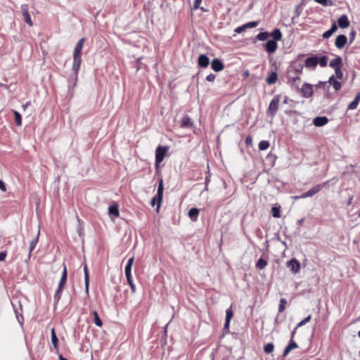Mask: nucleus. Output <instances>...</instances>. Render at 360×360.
Here are the masks:
<instances>
[{
	"mask_svg": "<svg viewBox=\"0 0 360 360\" xmlns=\"http://www.w3.org/2000/svg\"><path fill=\"white\" fill-rule=\"evenodd\" d=\"M163 191H164L163 181H162V179H160L159 181V185L158 187L157 194L155 195V197H153L152 198V200H151L152 206H155V205H158V207H157L158 211L160 207L161 202L162 200Z\"/></svg>",
	"mask_w": 360,
	"mask_h": 360,
	"instance_id": "obj_1",
	"label": "nucleus"
},
{
	"mask_svg": "<svg viewBox=\"0 0 360 360\" xmlns=\"http://www.w3.org/2000/svg\"><path fill=\"white\" fill-rule=\"evenodd\" d=\"M167 147L159 146L155 150V163L160 164L164 160L166 153L167 152Z\"/></svg>",
	"mask_w": 360,
	"mask_h": 360,
	"instance_id": "obj_2",
	"label": "nucleus"
},
{
	"mask_svg": "<svg viewBox=\"0 0 360 360\" xmlns=\"http://www.w3.org/2000/svg\"><path fill=\"white\" fill-rule=\"evenodd\" d=\"M82 63L81 56L73 55V64H72V71L74 74V78L76 81L77 79L78 72L80 68Z\"/></svg>",
	"mask_w": 360,
	"mask_h": 360,
	"instance_id": "obj_3",
	"label": "nucleus"
},
{
	"mask_svg": "<svg viewBox=\"0 0 360 360\" xmlns=\"http://www.w3.org/2000/svg\"><path fill=\"white\" fill-rule=\"evenodd\" d=\"M286 266L292 273L297 274L300 270V263L295 258H292L286 262Z\"/></svg>",
	"mask_w": 360,
	"mask_h": 360,
	"instance_id": "obj_4",
	"label": "nucleus"
},
{
	"mask_svg": "<svg viewBox=\"0 0 360 360\" xmlns=\"http://www.w3.org/2000/svg\"><path fill=\"white\" fill-rule=\"evenodd\" d=\"M278 103H279V97L278 96H275L270 102L268 112L274 116L278 109Z\"/></svg>",
	"mask_w": 360,
	"mask_h": 360,
	"instance_id": "obj_5",
	"label": "nucleus"
},
{
	"mask_svg": "<svg viewBox=\"0 0 360 360\" xmlns=\"http://www.w3.org/2000/svg\"><path fill=\"white\" fill-rule=\"evenodd\" d=\"M326 184V183H324L323 184L316 185L315 186L312 187L309 191H307V192L303 193L302 195L301 198H305L311 197V196L314 195L316 193H317L319 191H320L323 188V186H325Z\"/></svg>",
	"mask_w": 360,
	"mask_h": 360,
	"instance_id": "obj_6",
	"label": "nucleus"
},
{
	"mask_svg": "<svg viewBox=\"0 0 360 360\" xmlns=\"http://www.w3.org/2000/svg\"><path fill=\"white\" fill-rule=\"evenodd\" d=\"M287 80L289 84L298 88V85L300 82V77L299 75H293L292 73L288 71Z\"/></svg>",
	"mask_w": 360,
	"mask_h": 360,
	"instance_id": "obj_7",
	"label": "nucleus"
},
{
	"mask_svg": "<svg viewBox=\"0 0 360 360\" xmlns=\"http://www.w3.org/2000/svg\"><path fill=\"white\" fill-rule=\"evenodd\" d=\"M21 12L22 14V16L24 18V20L29 26H32L33 23L31 19V16L28 11V5L27 4H22L21 6Z\"/></svg>",
	"mask_w": 360,
	"mask_h": 360,
	"instance_id": "obj_8",
	"label": "nucleus"
},
{
	"mask_svg": "<svg viewBox=\"0 0 360 360\" xmlns=\"http://www.w3.org/2000/svg\"><path fill=\"white\" fill-rule=\"evenodd\" d=\"M347 41V37L344 34H340L336 37L335 44L338 49H341L345 46Z\"/></svg>",
	"mask_w": 360,
	"mask_h": 360,
	"instance_id": "obj_9",
	"label": "nucleus"
},
{
	"mask_svg": "<svg viewBox=\"0 0 360 360\" xmlns=\"http://www.w3.org/2000/svg\"><path fill=\"white\" fill-rule=\"evenodd\" d=\"M301 90L303 96L305 98H309L313 94V88L312 86L309 84H304Z\"/></svg>",
	"mask_w": 360,
	"mask_h": 360,
	"instance_id": "obj_10",
	"label": "nucleus"
},
{
	"mask_svg": "<svg viewBox=\"0 0 360 360\" xmlns=\"http://www.w3.org/2000/svg\"><path fill=\"white\" fill-rule=\"evenodd\" d=\"M277 47H278V45H277L276 41H273V40H269L265 44V49L269 53H274L276 51Z\"/></svg>",
	"mask_w": 360,
	"mask_h": 360,
	"instance_id": "obj_11",
	"label": "nucleus"
},
{
	"mask_svg": "<svg viewBox=\"0 0 360 360\" xmlns=\"http://www.w3.org/2000/svg\"><path fill=\"white\" fill-rule=\"evenodd\" d=\"M329 65L334 70L342 68V63L341 57L336 56L334 59L330 60Z\"/></svg>",
	"mask_w": 360,
	"mask_h": 360,
	"instance_id": "obj_12",
	"label": "nucleus"
},
{
	"mask_svg": "<svg viewBox=\"0 0 360 360\" xmlns=\"http://www.w3.org/2000/svg\"><path fill=\"white\" fill-rule=\"evenodd\" d=\"M328 122V119L325 117H316L314 119L313 123L316 127H322L326 125Z\"/></svg>",
	"mask_w": 360,
	"mask_h": 360,
	"instance_id": "obj_13",
	"label": "nucleus"
},
{
	"mask_svg": "<svg viewBox=\"0 0 360 360\" xmlns=\"http://www.w3.org/2000/svg\"><path fill=\"white\" fill-rule=\"evenodd\" d=\"M319 58L318 57H309L305 60V66L307 68H314L318 65Z\"/></svg>",
	"mask_w": 360,
	"mask_h": 360,
	"instance_id": "obj_14",
	"label": "nucleus"
},
{
	"mask_svg": "<svg viewBox=\"0 0 360 360\" xmlns=\"http://www.w3.org/2000/svg\"><path fill=\"white\" fill-rule=\"evenodd\" d=\"M211 67L214 71L219 72L222 70L224 66L220 60L215 58L212 61Z\"/></svg>",
	"mask_w": 360,
	"mask_h": 360,
	"instance_id": "obj_15",
	"label": "nucleus"
},
{
	"mask_svg": "<svg viewBox=\"0 0 360 360\" xmlns=\"http://www.w3.org/2000/svg\"><path fill=\"white\" fill-rule=\"evenodd\" d=\"M338 25L340 28H347L349 26V21L346 15H342L338 19Z\"/></svg>",
	"mask_w": 360,
	"mask_h": 360,
	"instance_id": "obj_16",
	"label": "nucleus"
},
{
	"mask_svg": "<svg viewBox=\"0 0 360 360\" xmlns=\"http://www.w3.org/2000/svg\"><path fill=\"white\" fill-rule=\"evenodd\" d=\"M303 66L301 64L299 65H292L289 67L288 71L292 73L293 75H299L301 74L302 71Z\"/></svg>",
	"mask_w": 360,
	"mask_h": 360,
	"instance_id": "obj_17",
	"label": "nucleus"
},
{
	"mask_svg": "<svg viewBox=\"0 0 360 360\" xmlns=\"http://www.w3.org/2000/svg\"><path fill=\"white\" fill-rule=\"evenodd\" d=\"M84 38L79 40V41L77 43L76 46L74 49L73 55H77V56L82 55V48L84 46Z\"/></svg>",
	"mask_w": 360,
	"mask_h": 360,
	"instance_id": "obj_18",
	"label": "nucleus"
},
{
	"mask_svg": "<svg viewBox=\"0 0 360 360\" xmlns=\"http://www.w3.org/2000/svg\"><path fill=\"white\" fill-rule=\"evenodd\" d=\"M328 83L330 84V85H331L334 89L337 91H339L341 87H342V84L341 82H340L339 81L336 80L335 79V76L334 75H332L329 79H328Z\"/></svg>",
	"mask_w": 360,
	"mask_h": 360,
	"instance_id": "obj_19",
	"label": "nucleus"
},
{
	"mask_svg": "<svg viewBox=\"0 0 360 360\" xmlns=\"http://www.w3.org/2000/svg\"><path fill=\"white\" fill-rule=\"evenodd\" d=\"M67 275H68L67 268H66L65 264H63V273H62V275H61V278H60V282L58 283V287L59 288H64V286H65V285L66 283V281H67Z\"/></svg>",
	"mask_w": 360,
	"mask_h": 360,
	"instance_id": "obj_20",
	"label": "nucleus"
},
{
	"mask_svg": "<svg viewBox=\"0 0 360 360\" xmlns=\"http://www.w3.org/2000/svg\"><path fill=\"white\" fill-rule=\"evenodd\" d=\"M210 63L209 58L204 54L200 55L198 58V65L202 68H207Z\"/></svg>",
	"mask_w": 360,
	"mask_h": 360,
	"instance_id": "obj_21",
	"label": "nucleus"
},
{
	"mask_svg": "<svg viewBox=\"0 0 360 360\" xmlns=\"http://www.w3.org/2000/svg\"><path fill=\"white\" fill-rule=\"evenodd\" d=\"M278 80V75L276 72L274 71L271 72L269 75L266 79V82L268 84H275Z\"/></svg>",
	"mask_w": 360,
	"mask_h": 360,
	"instance_id": "obj_22",
	"label": "nucleus"
},
{
	"mask_svg": "<svg viewBox=\"0 0 360 360\" xmlns=\"http://www.w3.org/2000/svg\"><path fill=\"white\" fill-rule=\"evenodd\" d=\"M297 347V343L295 341H293L292 340H290L288 345L285 348V349L283 351V356H287L291 350H292Z\"/></svg>",
	"mask_w": 360,
	"mask_h": 360,
	"instance_id": "obj_23",
	"label": "nucleus"
},
{
	"mask_svg": "<svg viewBox=\"0 0 360 360\" xmlns=\"http://www.w3.org/2000/svg\"><path fill=\"white\" fill-rule=\"evenodd\" d=\"M359 101H360V93L357 94V95L356 96L354 101L348 105V108H347L348 110L356 109L359 105Z\"/></svg>",
	"mask_w": 360,
	"mask_h": 360,
	"instance_id": "obj_24",
	"label": "nucleus"
},
{
	"mask_svg": "<svg viewBox=\"0 0 360 360\" xmlns=\"http://www.w3.org/2000/svg\"><path fill=\"white\" fill-rule=\"evenodd\" d=\"M338 29V26L336 25L335 22H334L330 29L328 30V31L325 32L323 34V37L324 39H328Z\"/></svg>",
	"mask_w": 360,
	"mask_h": 360,
	"instance_id": "obj_25",
	"label": "nucleus"
},
{
	"mask_svg": "<svg viewBox=\"0 0 360 360\" xmlns=\"http://www.w3.org/2000/svg\"><path fill=\"white\" fill-rule=\"evenodd\" d=\"M108 213L110 215L117 217L120 214L118 206L117 205H110L108 207Z\"/></svg>",
	"mask_w": 360,
	"mask_h": 360,
	"instance_id": "obj_26",
	"label": "nucleus"
},
{
	"mask_svg": "<svg viewBox=\"0 0 360 360\" xmlns=\"http://www.w3.org/2000/svg\"><path fill=\"white\" fill-rule=\"evenodd\" d=\"M39 234H40V231L39 230L38 232H37V236L30 241V248H29V255H30L31 252L35 248V247H36V245H37V244L38 243V239H39Z\"/></svg>",
	"mask_w": 360,
	"mask_h": 360,
	"instance_id": "obj_27",
	"label": "nucleus"
},
{
	"mask_svg": "<svg viewBox=\"0 0 360 360\" xmlns=\"http://www.w3.org/2000/svg\"><path fill=\"white\" fill-rule=\"evenodd\" d=\"M199 214V210L197 208H191L188 211V216L193 221H195L198 219Z\"/></svg>",
	"mask_w": 360,
	"mask_h": 360,
	"instance_id": "obj_28",
	"label": "nucleus"
},
{
	"mask_svg": "<svg viewBox=\"0 0 360 360\" xmlns=\"http://www.w3.org/2000/svg\"><path fill=\"white\" fill-rule=\"evenodd\" d=\"M270 36H271L274 39L273 41H280L282 38V33L279 29H275L271 34Z\"/></svg>",
	"mask_w": 360,
	"mask_h": 360,
	"instance_id": "obj_29",
	"label": "nucleus"
},
{
	"mask_svg": "<svg viewBox=\"0 0 360 360\" xmlns=\"http://www.w3.org/2000/svg\"><path fill=\"white\" fill-rule=\"evenodd\" d=\"M193 125L191 118L188 116H184L181 122V127L190 128Z\"/></svg>",
	"mask_w": 360,
	"mask_h": 360,
	"instance_id": "obj_30",
	"label": "nucleus"
},
{
	"mask_svg": "<svg viewBox=\"0 0 360 360\" xmlns=\"http://www.w3.org/2000/svg\"><path fill=\"white\" fill-rule=\"evenodd\" d=\"M84 280H85V291L86 293L88 295L89 293V272L87 266L85 264L84 266Z\"/></svg>",
	"mask_w": 360,
	"mask_h": 360,
	"instance_id": "obj_31",
	"label": "nucleus"
},
{
	"mask_svg": "<svg viewBox=\"0 0 360 360\" xmlns=\"http://www.w3.org/2000/svg\"><path fill=\"white\" fill-rule=\"evenodd\" d=\"M58 338L56 336L54 328L51 329V342L55 349H58Z\"/></svg>",
	"mask_w": 360,
	"mask_h": 360,
	"instance_id": "obj_32",
	"label": "nucleus"
},
{
	"mask_svg": "<svg viewBox=\"0 0 360 360\" xmlns=\"http://www.w3.org/2000/svg\"><path fill=\"white\" fill-rule=\"evenodd\" d=\"M270 37V34L267 32H260L259 33L256 39L259 41H265Z\"/></svg>",
	"mask_w": 360,
	"mask_h": 360,
	"instance_id": "obj_33",
	"label": "nucleus"
},
{
	"mask_svg": "<svg viewBox=\"0 0 360 360\" xmlns=\"http://www.w3.org/2000/svg\"><path fill=\"white\" fill-rule=\"evenodd\" d=\"M267 265V262L262 258H260L257 260L256 263V267L259 269H263Z\"/></svg>",
	"mask_w": 360,
	"mask_h": 360,
	"instance_id": "obj_34",
	"label": "nucleus"
},
{
	"mask_svg": "<svg viewBox=\"0 0 360 360\" xmlns=\"http://www.w3.org/2000/svg\"><path fill=\"white\" fill-rule=\"evenodd\" d=\"M13 114L15 116V122L17 126H20L22 124V117L21 115L16 110H13Z\"/></svg>",
	"mask_w": 360,
	"mask_h": 360,
	"instance_id": "obj_35",
	"label": "nucleus"
},
{
	"mask_svg": "<svg viewBox=\"0 0 360 360\" xmlns=\"http://www.w3.org/2000/svg\"><path fill=\"white\" fill-rule=\"evenodd\" d=\"M94 323L98 327H101L103 325L102 321L98 316V314L96 311H94Z\"/></svg>",
	"mask_w": 360,
	"mask_h": 360,
	"instance_id": "obj_36",
	"label": "nucleus"
},
{
	"mask_svg": "<svg viewBox=\"0 0 360 360\" xmlns=\"http://www.w3.org/2000/svg\"><path fill=\"white\" fill-rule=\"evenodd\" d=\"M269 142L268 141H262L259 143V149L260 150H266L269 147Z\"/></svg>",
	"mask_w": 360,
	"mask_h": 360,
	"instance_id": "obj_37",
	"label": "nucleus"
},
{
	"mask_svg": "<svg viewBox=\"0 0 360 360\" xmlns=\"http://www.w3.org/2000/svg\"><path fill=\"white\" fill-rule=\"evenodd\" d=\"M63 288L58 287V289L54 295V300L56 303H58L61 297L62 291Z\"/></svg>",
	"mask_w": 360,
	"mask_h": 360,
	"instance_id": "obj_38",
	"label": "nucleus"
},
{
	"mask_svg": "<svg viewBox=\"0 0 360 360\" xmlns=\"http://www.w3.org/2000/svg\"><path fill=\"white\" fill-rule=\"evenodd\" d=\"M274 345L273 343H267L264 345V350L266 354H270L274 351Z\"/></svg>",
	"mask_w": 360,
	"mask_h": 360,
	"instance_id": "obj_39",
	"label": "nucleus"
},
{
	"mask_svg": "<svg viewBox=\"0 0 360 360\" xmlns=\"http://www.w3.org/2000/svg\"><path fill=\"white\" fill-rule=\"evenodd\" d=\"M272 216L275 218H279L281 217L280 207H273L271 208Z\"/></svg>",
	"mask_w": 360,
	"mask_h": 360,
	"instance_id": "obj_40",
	"label": "nucleus"
},
{
	"mask_svg": "<svg viewBox=\"0 0 360 360\" xmlns=\"http://www.w3.org/2000/svg\"><path fill=\"white\" fill-rule=\"evenodd\" d=\"M327 63H328V58L327 56H323L321 58H319V63L318 64H319L321 67L324 68L327 65Z\"/></svg>",
	"mask_w": 360,
	"mask_h": 360,
	"instance_id": "obj_41",
	"label": "nucleus"
},
{
	"mask_svg": "<svg viewBox=\"0 0 360 360\" xmlns=\"http://www.w3.org/2000/svg\"><path fill=\"white\" fill-rule=\"evenodd\" d=\"M233 316V313L232 309L231 307L228 308L226 311V321H231Z\"/></svg>",
	"mask_w": 360,
	"mask_h": 360,
	"instance_id": "obj_42",
	"label": "nucleus"
},
{
	"mask_svg": "<svg viewBox=\"0 0 360 360\" xmlns=\"http://www.w3.org/2000/svg\"><path fill=\"white\" fill-rule=\"evenodd\" d=\"M286 305V300L284 298L281 299L279 306H278V311L282 312L284 311Z\"/></svg>",
	"mask_w": 360,
	"mask_h": 360,
	"instance_id": "obj_43",
	"label": "nucleus"
},
{
	"mask_svg": "<svg viewBox=\"0 0 360 360\" xmlns=\"http://www.w3.org/2000/svg\"><path fill=\"white\" fill-rule=\"evenodd\" d=\"M311 315H309L308 316H307L305 319H304L303 320H302L297 325V328H299V327H301L304 325H305L307 323H308L310 320H311Z\"/></svg>",
	"mask_w": 360,
	"mask_h": 360,
	"instance_id": "obj_44",
	"label": "nucleus"
},
{
	"mask_svg": "<svg viewBox=\"0 0 360 360\" xmlns=\"http://www.w3.org/2000/svg\"><path fill=\"white\" fill-rule=\"evenodd\" d=\"M257 25H258V22L257 21H252V22H249L245 24V27L246 29L253 28V27H257Z\"/></svg>",
	"mask_w": 360,
	"mask_h": 360,
	"instance_id": "obj_45",
	"label": "nucleus"
},
{
	"mask_svg": "<svg viewBox=\"0 0 360 360\" xmlns=\"http://www.w3.org/2000/svg\"><path fill=\"white\" fill-rule=\"evenodd\" d=\"M126 278H127V282H128L129 285H130L132 291L134 292L135 291V285L133 283L131 275H129V277H126Z\"/></svg>",
	"mask_w": 360,
	"mask_h": 360,
	"instance_id": "obj_46",
	"label": "nucleus"
},
{
	"mask_svg": "<svg viewBox=\"0 0 360 360\" xmlns=\"http://www.w3.org/2000/svg\"><path fill=\"white\" fill-rule=\"evenodd\" d=\"M131 267H132L131 265L127 264V265L125 266V270H124L126 277H129V275H131Z\"/></svg>",
	"mask_w": 360,
	"mask_h": 360,
	"instance_id": "obj_47",
	"label": "nucleus"
},
{
	"mask_svg": "<svg viewBox=\"0 0 360 360\" xmlns=\"http://www.w3.org/2000/svg\"><path fill=\"white\" fill-rule=\"evenodd\" d=\"M335 77L338 79H341L343 77V72H342L341 68L335 69Z\"/></svg>",
	"mask_w": 360,
	"mask_h": 360,
	"instance_id": "obj_48",
	"label": "nucleus"
},
{
	"mask_svg": "<svg viewBox=\"0 0 360 360\" xmlns=\"http://www.w3.org/2000/svg\"><path fill=\"white\" fill-rule=\"evenodd\" d=\"M301 12H302L301 5H297L295 9V12H294L295 16L299 17Z\"/></svg>",
	"mask_w": 360,
	"mask_h": 360,
	"instance_id": "obj_49",
	"label": "nucleus"
},
{
	"mask_svg": "<svg viewBox=\"0 0 360 360\" xmlns=\"http://www.w3.org/2000/svg\"><path fill=\"white\" fill-rule=\"evenodd\" d=\"M245 30H246V28L245 27V25H243L242 26H240V27H238L237 28H236L234 31L236 33L240 34V33L243 32V31H245Z\"/></svg>",
	"mask_w": 360,
	"mask_h": 360,
	"instance_id": "obj_50",
	"label": "nucleus"
},
{
	"mask_svg": "<svg viewBox=\"0 0 360 360\" xmlns=\"http://www.w3.org/2000/svg\"><path fill=\"white\" fill-rule=\"evenodd\" d=\"M201 2L202 0H194L193 8L197 9L200 8V4H201Z\"/></svg>",
	"mask_w": 360,
	"mask_h": 360,
	"instance_id": "obj_51",
	"label": "nucleus"
},
{
	"mask_svg": "<svg viewBox=\"0 0 360 360\" xmlns=\"http://www.w3.org/2000/svg\"><path fill=\"white\" fill-rule=\"evenodd\" d=\"M206 79L209 82H213L215 79V75L214 74H210L207 76Z\"/></svg>",
	"mask_w": 360,
	"mask_h": 360,
	"instance_id": "obj_52",
	"label": "nucleus"
},
{
	"mask_svg": "<svg viewBox=\"0 0 360 360\" xmlns=\"http://www.w3.org/2000/svg\"><path fill=\"white\" fill-rule=\"evenodd\" d=\"M0 190H1L4 192H5L6 191V185H5L4 182L3 181H1V179H0Z\"/></svg>",
	"mask_w": 360,
	"mask_h": 360,
	"instance_id": "obj_53",
	"label": "nucleus"
},
{
	"mask_svg": "<svg viewBox=\"0 0 360 360\" xmlns=\"http://www.w3.org/2000/svg\"><path fill=\"white\" fill-rule=\"evenodd\" d=\"M314 1L321 5H323V6H326L327 3H328V0H314Z\"/></svg>",
	"mask_w": 360,
	"mask_h": 360,
	"instance_id": "obj_54",
	"label": "nucleus"
},
{
	"mask_svg": "<svg viewBox=\"0 0 360 360\" xmlns=\"http://www.w3.org/2000/svg\"><path fill=\"white\" fill-rule=\"evenodd\" d=\"M6 252H0V261H3L6 258Z\"/></svg>",
	"mask_w": 360,
	"mask_h": 360,
	"instance_id": "obj_55",
	"label": "nucleus"
},
{
	"mask_svg": "<svg viewBox=\"0 0 360 360\" xmlns=\"http://www.w3.org/2000/svg\"><path fill=\"white\" fill-rule=\"evenodd\" d=\"M245 143L246 144L248 145H250L252 143V138L250 136H248L246 139H245Z\"/></svg>",
	"mask_w": 360,
	"mask_h": 360,
	"instance_id": "obj_56",
	"label": "nucleus"
},
{
	"mask_svg": "<svg viewBox=\"0 0 360 360\" xmlns=\"http://www.w3.org/2000/svg\"><path fill=\"white\" fill-rule=\"evenodd\" d=\"M134 257L132 256L131 258L129 259L128 262H127V264H130V265H133V262H134Z\"/></svg>",
	"mask_w": 360,
	"mask_h": 360,
	"instance_id": "obj_57",
	"label": "nucleus"
},
{
	"mask_svg": "<svg viewBox=\"0 0 360 360\" xmlns=\"http://www.w3.org/2000/svg\"><path fill=\"white\" fill-rule=\"evenodd\" d=\"M230 321H226L224 323V328L228 329L229 328Z\"/></svg>",
	"mask_w": 360,
	"mask_h": 360,
	"instance_id": "obj_58",
	"label": "nucleus"
},
{
	"mask_svg": "<svg viewBox=\"0 0 360 360\" xmlns=\"http://www.w3.org/2000/svg\"><path fill=\"white\" fill-rule=\"evenodd\" d=\"M297 328L296 327V328H294V330L292 331V333H291V340H292V338H294L295 334V333H296V330H297Z\"/></svg>",
	"mask_w": 360,
	"mask_h": 360,
	"instance_id": "obj_59",
	"label": "nucleus"
},
{
	"mask_svg": "<svg viewBox=\"0 0 360 360\" xmlns=\"http://www.w3.org/2000/svg\"><path fill=\"white\" fill-rule=\"evenodd\" d=\"M352 199L353 198L352 197H350L347 201V205H349L352 204Z\"/></svg>",
	"mask_w": 360,
	"mask_h": 360,
	"instance_id": "obj_60",
	"label": "nucleus"
},
{
	"mask_svg": "<svg viewBox=\"0 0 360 360\" xmlns=\"http://www.w3.org/2000/svg\"><path fill=\"white\" fill-rule=\"evenodd\" d=\"M28 105H29V103H27L26 104L23 105H22V108H23L24 110H25V109H26V108H27V106Z\"/></svg>",
	"mask_w": 360,
	"mask_h": 360,
	"instance_id": "obj_61",
	"label": "nucleus"
},
{
	"mask_svg": "<svg viewBox=\"0 0 360 360\" xmlns=\"http://www.w3.org/2000/svg\"><path fill=\"white\" fill-rule=\"evenodd\" d=\"M351 37H352V39H354V32H351Z\"/></svg>",
	"mask_w": 360,
	"mask_h": 360,
	"instance_id": "obj_62",
	"label": "nucleus"
},
{
	"mask_svg": "<svg viewBox=\"0 0 360 360\" xmlns=\"http://www.w3.org/2000/svg\"><path fill=\"white\" fill-rule=\"evenodd\" d=\"M60 360H68L67 359L63 358V356H60Z\"/></svg>",
	"mask_w": 360,
	"mask_h": 360,
	"instance_id": "obj_63",
	"label": "nucleus"
},
{
	"mask_svg": "<svg viewBox=\"0 0 360 360\" xmlns=\"http://www.w3.org/2000/svg\"><path fill=\"white\" fill-rule=\"evenodd\" d=\"M358 335L360 338V330L358 332Z\"/></svg>",
	"mask_w": 360,
	"mask_h": 360,
	"instance_id": "obj_64",
	"label": "nucleus"
}]
</instances>
